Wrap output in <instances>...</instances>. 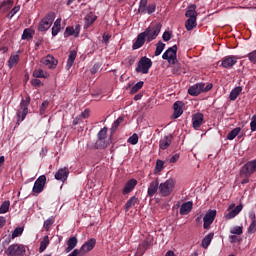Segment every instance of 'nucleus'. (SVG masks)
Returning <instances> with one entry per match:
<instances>
[{"label":"nucleus","instance_id":"obj_53","mask_svg":"<svg viewBox=\"0 0 256 256\" xmlns=\"http://www.w3.org/2000/svg\"><path fill=\"white\" fill-rule=\"evenodd\" d=\"M155 9V4H150L146 7V13H148V15H151V13H155Z\"/></svg>","mask_w":256,"mask_h":256},{"label":"nucleus","instance_id":"obj_52","mask_svg":"<svg viewBox=\"0 0 256 256\" xmlns=\"http://www.w3.org/2000/svg\"><path fill=\"white\" fill-rule=\"evenodd\" d=\"M49 107V101H44L40 107V114L44 115L46 109Z\"/></svg>","mask_w":256,"mask_h":256},{"label":"nucleus","instance_id":"obj_10","mask_svg":"<svg viewBox=\"0 0 256 256\" xmlns=\"http://www.w3.org/2000/svg\"><path fill=\"white\" fill-rule=\"evenodd\" d=\"M95 245H97V240L95 238H91L87 242H85L80 249H78L80 256L87 255L90 251L95 249Z\"/></svg>","mask_w":256,"mask_h":256},{"label":"nucleus","instance_id":"obj_1","mask_svg":"<svg viewBox=\"0 0 256 256\" xmlns=\"http://www.w3.org/2000/svg\"><path fill=\"white\" fill-rule=\"evenodd\" d=\"M175 185H177V180H175L174 178H170L164 183H161L159 185L160 195H162V197H169V195L173 193Z\"/></svg>","mask_w":256,"mask_h":256},{"label":"nucleus","instance_id":"obj_60","mask_svg":"<svg viewBox=\"0 0 256 256\" xmlns=\"http://www.w3.org/2000/svg\"><path fill=\"white\" fill-rule=\"evenodd\" d=\"M179 161V154H175L170 158V163H177Z\"/></svg>","mask_w":256,"mask_h":256},{"label":"nucleus","instance_id":"obj_51","mask_svg":"<svg viewBox=\"0 0 256 256\" xmlns=\"http://www.w3.org/2000/svg\"><path fill=\"white\" fill-rule=\"evenodd\" d=\"M21 9V6H15L11 11L10 13L8 14L10 19H12V17H15V15H17V13H19Z\"/></svg>","mask_w":256,"mask_h":256},{"label":"nucleus","instance_id":"obj_43","mask_svg":"<svg viewBox=\"0 0 256 256\" xmlns=\"http://www.w3.org/2000/svg\"><path fill=\"white\" fill-rule=\"evenodd\" d=\"M230 233L232 235H243V226H235L231 228Z\"/></svg>","mask_w":256,"mask_h":256},{"label":"nucleus","instance_id":"obj_32","mask_svg":"<svg viewBox=\"0 0 256 256\" xmlns=\"http://www.w3.org/2000/svg\"><path fill=\"white\" fill-rule=\"evenodd\" d=\"M75 59H77V52L71 51L67 60V65H66L67 69H70L71 67H73V63H75Z\"/></svg>","mask_w":256,"mask_h":256},{"label":"nucleus","instance_id":"obj_19","mask_svg":"<svg viewBox=\"0 0 256 256\" xmlns=\"http://www.w3.org/2000/svg\"><path fill=\"white\" fill-rule=\"evenodd\" d=\"M203 114L201 113H196L193 115L192 117V125L194 127V129H199V127H201V125H203Z\"/></svg>","mask_w":256,"mask_h":256},{"label":"nucleus","instance_id":"obj_15","mask_svg":"<svg viewBox=\"0 0 256 256\" xmlns=\"http://www.w3.org/2000/svg\"><path fill=\"white\" fill-rule=\"evenodd\" d=\"M237 56H226L221 63V66L224 67V69H231L234 65L237 64Z\"/></svg>","mask_w":256,"mask_h":256},{"label":"nucleus","instance_id":"obj_2","mask_svg":"<svg viewBox=\"0 0 256 256\" xmlns=\"http://www.w3.org/2000/svg\"><path fill=\"white\" fill-rule=\"evenodd\" d=\"M213 89V84L208 83L205 85V83H197L191 86L188 89L189 95H192L193 97H197V95H200V93H207V91H211Z\"/></svg>","mask_w":256,"mask_h":256},{"label":"nucleus","instance_id":"obj_4","mask_svg":"<svg viewBox=\"0 0 256 256\" xmlns=\"http://www.w3.org/2000/svg\"><path fill=\"white\" fill-rule=\"evenodd\" d=\"M161 33V24H156L155 26L148 27L142 34L148 42L157 39V36Z\"/></svg>","mask_w":256,"mask_h":256},{"label":"nucleus","instance_id":"obj_63","mask_svg":"<svg viewBox=\"0 0 256 256\" xmlns=\"http://www.w3.org/2000/svg\"><path fill=\"white\" fill-rule=\"evenodd\" d=\"M7 223V220L5 219V217L0 216V229L2 227H5V224Z\"/></svg>","mask_w":256,"mask_h":256},{"label":"nucleus","instance_id":"obj_25","mask_svg":"<svg viewBox=\"0 0 256 256\" xmlns=\"http://www.w3.org/2000/svg\"><path fill=\"white\" fill-rule=\"evenodd\" d=\"M79 33H81V26L76 25L75 28L74 27H67L66 31H65V35L67 37L74 35L75 37H79Z\"/></svg>","mask_w":256,"mask_h":256},{"label":"nucleus","instance_id":"obj_40","mask_svg":"<svg viewBox=\"0 0 256 256\" xmlns=\"http://www.w3.org/2000/svg\"><path fill=\"white\" fill-rule=\"evenodd\" d=\"M164 50H165V43L159 41L156 44L155 56L159 57V55H161V53H163Z\"/></svg>","mask_w":256,"mask_h":256},{"label":"nucleus","instance_id":"obj_17","mask_svg":"<svg viewBox=\"0 0 256 256\" xmlns=\"http://www.w3.org/2000/svg\"><path fill=\"white\" fill-rule=\"evenodd\" d=\"M198 13H197V5L190 4L186 8L185 17L188 19H197Z\"/></svg>","mask_w":256,"mask_h":256},{"label":"nucleus","instance_id":"obj_33","mask_svg":"<svg viewBox=\"0 0 256 256\" xmlns=\"http://www.w3.org/2000/svg\"><path fill=\"white\" fill-rule=\"evenodd\" d=\"M163 169H165V162L157 160L154 168V175H159Z\"/></svg>","mask_w":256,"mask_h":256},{"label":"nucleus","instance_id":"obj_24","mask_svg":"<svg viewBox=\"0 0 256 256\" xmlns=\"http://www.w3.org/2000/svg\"><path fill=\"white\" fill-rule=\"evenodd\" d=\"M171 141H173V136L171 135L164 136L159 142L160 149L162 150L168 149L169 145H171Z\"/></svg>","mask_w":256,"mask_h":256},{"label":"nucleus","instance_id":"obj_22","mask_svg":"<svg viewBox=\"0 0 256 256\" xmlns=\"http://www.w3.org/2000/svg\"><path fill=\"white\" fill-rule=\"evenodd\" d=\"M193 210V202L188 201L181 205L180 215H189L190 211Z\"/></svg>","mask_w":256,"mask_h":256},{"label":"nucleus","instance_id":"obj_11","mask_svg":"<svg viewBox=\"0 0 256 256\" xmlns=\"http://www.w3.org/2000/svg\"><path fill=\"white\" fill-rule=\"evenodd\" d=\"M47 183V177L45 175H41L37 178L32 188L33 193H42L43 189H45V184Z\"/></svg>","mask_w":256,"mask_h":256},{"label":"nucleus","instance_id":"obj_9","mask_svg":"<svg viewBox=\"0 0 256 256\" xmlns=\"http://www.w3.org/2000/svg\"><path fill=\"white\" fill-rule=\"evenodd\" d=\"M227 211L228 213H226L224 216L225 219H227L228 221L231 219H235V217H237V215H239L241 211H243V204H239L238 206H235V204H230Z\"/></svg>","mask_w":256,"mask_h":256},{"label":"nucleus","instance_id":"obj_64","mask_svg":"<svg viewBox=\"0 0 256 256\" xmlns=\"http://www.w3.org/2000/svg\"><path fill=\"white\" fill-rule=\"evenodd\" d=\"M229 240H230V243H235L237 241V236L235 235H230L229 236Z\"/></svg>","mask_w":256,"mask_h":256},{"label":"nucleus","instance_id":"obj_45","mask_svg":"<svg viewBox=\"0 0 256 256\" xmlns=\"http://www.w3.org/2000/svg\"><path fill=\"white\" fill-rule=\"evenodd\" d=\"M23 227H17L15 230L12 232V239H16V237H21L23 235Z\"/></svg>","mask_w":256,"mask_h":256},{"label":"nucleus","instance_id":"obj_18","mask_svg":"<svg viewBox=\"0 0 256 256\" xmlns=\"http://www.w3.org/2000/svg\"><path fill=\"white\" fill-rule=\"evenodd\" d=\"M137 187V180L136 179H130L124 186V189L122 191L123 195H128V193H131Z\"/></svg>","mask_w":256,"mask_h":256},{"label":"nucleus","instance_id":"obj_29","mask_svg":"<svg viewBox=\"0 0 256 256\" xmlns=\"http://www.w3.org/2000/svg\"><path fill=\"white\" fill-rule=\"evenodd\" d=\"M59 31H61V18H57L54 22V25L52 27V36L56 37V35L59 34Z\"/></svg>","mask_w":256,"mask_h":256},{"label":"nucleus","instance_id":"obj_59","mask_svg":"<svg viewBox=\"0 0 256 256\" xmlns=\"http://www.w3.org/2000/svg\"><path fill=\"white\" fill-rule=\"evenodd\" d=\"M90 111L89 109H85L82 113H81V117H83V119H87L89 118V115H90Z\"/></svg>","mask_w":256,"mask_h":256},{"label":"nucleus","instance_id":"obj_62","mask_svg":"<svg viewBox=\"0 0 256 256\" xmlns=\"http://www.w3.org/2000/svg\"><path fill=\"white\" fill-rule=\"evenodd\" d=\"M249 219L253 222H256V216H255V212L251 211L249 212V215H248Z\"/></svg>","mask_w":256,"mask_h":256},{"label":"nucleus","instance_id":"obj_41","mask_svg":"<svg viewBox=\"0 0 256 256\" xmlns=\"http://www.w3.org/2000/svg\"><path fill=\"white\" fill-rule=\"evenodd\" d=\"M138 11L141 13V15L147 14V0L140 1Z\"/></svg>","mask_w":256,"mask_h":256},{"label":"nucleus","instance_id":"obj_56","mask_svg":"<svg viewBox=\"0 0 256 256\" xmlns=\"http://www.w3.org/2000/svg\"><path fill=\"white\" fill-rule=\"evenodd\" d=\"M248 58H249V61H251V63H254L256 64V50L251 52L249 55H248Z\"/></svg>","mask_w":256,"mask_h":256},{"label":"nucleus","instance_id":"obj_20","mask_svg":"<svg viewBox=\"0 0 256 256\" xmlns=\"http://www.w3.org/2000/svg\"><path fill=\"white\" fill-rule=\"evenodd\" d=\"M174 108V119H179L183 115V102L177 101L173 105Z\"/></svg>","mask_w":256,"mask_h":256},{"label":"nucleus","instance_id":"obj_55","mask_svg":"<svg viewBox=\"0 0 256 256\" xmlns=\"http://www.w3.org/2000/svg\"><path fill=\"white\" fill-rule=\"evenodd\" d=\"M31 83L33 85V87H42L43 83L41 82V80L35 78L31 80Z\"/></svg>","mask_w":256,"mask_h":256},{"label":"nucleus","instance_id":"obj_58","mask_svg":"<svg viewBox=\"0 0 256 256\" xmlns=\"http://www.w3.org/2000/svg\"><path fill=\"white\" fill-rule=\"evenodd\" d=\"M163 41H169L171 39V33H169V31H166L163 33Z\"/></svg>","mask_w":256,"mask_h":256},{"label":"nucleus","instance_id":"obj_57","mask_svg":"<svg viewBox=\"0 0 256 256\" xmlns=\"http://www.w3.org/2000/svg\"><path fill=\"white\" fill-rule=\"evenodd\" d=\"M250 129L251 131H255L256 130V115H254L252 117L251 123H250Z\"/></svg>","mask_w":256,"mask_h":256},{"label":"nucleus","instance_id":"obj_26","mask_svg":"<svg viewBox=\"0 0 256 256\" xmlns=\"http://www.w3.org/2000/svg\"><path fill=\"white\" fill-rule=\"evenodd\" d=\"M145 34L143 33H140L138 36H137V39L135 41V43L133 44L132 46V49H141V46L142 45H145Z\"/></svg>","mask_w":256,"mask_h":256},{"label":"nucleus","instance_id":"obj_16","mask_svg":"<svg viewBox=\"0 0 256 256\" xmlns=\"http://www.w3.org/2000/svg\"><path fill=\"white\" fill-rule=\"evenodd\" d=\"M69 177V168H60L56 174L55 179L57 181H62V183H65V180Z\"/></svg>","mask_w":256,"mask_h":256},{"label":"nucleus","instance_id":"obj_21","mask_svg":"<svg viewBox=\"0 0 256 256\" xmlns=\"http://www.w3.org/2000/svg\"><path fill=\"white\" fill-rule=\"evenodd\" d=\"M157 191H159V180H154L148 187V197H154Z\"/></svg>","mask_w":256,"mask_h":256},{"label":"nucleus","instance_id":"obj_8","mask_svg":"<svg viewBox=\"0 0 256 256\" xmlns=\"http://www.w3.org/2000/svg\"><path fill=\"white\" fill-rule=\"evenodd\" d=\"M25 251V246L23 244H11L6 250V255L23 256L25 255Z\"/></svg>","mask_w":256,"mask_h":256},{"label":"nucleus","instance_id":"obj_47","mask_svg":"<svg viewBox=\"0 0 256 256\" xmlns=\"http://www.w3.org/2000/svg\"><path fill=\"white\" fill-rule=\"evenodd\" d=\"M143 88V81L137 82L132 88H131V93L135 94L139 89Z\"/></svg>","mask_w":256,"mask_h":256},{"label":"nucleus","instance_id":"obj_38","mask_svg":"<svg viewBox=\"0 0 256 256\" xmlns=\"http://www.w3.org/2000/svg\"><path fill=\"white\" fill-rule=\"evenodd\" d=\"M12 7H13V0H5L0 5V9L2 11H9V9H11Z\"/></svg>","mask_w":256,"mask_h":256},{"label":"nucleus","instance_id":"obj_46","mask_svg":"<svg viewBox=\"0 0 256 256\" xmlns=\"http://www.w3.org/2000/svg\"><path fill=\"white\" fill-rule=\"evenodd\" d=\"M128 143H130V145H137V143H139V136L134 133L128 138Z\"/></svg>","mask_w":256,"mask_h":256},{"label":"nucleus","instance_id":"obj_37","mask_svg":"<svg viewBox=\"0 0 256 256\" xmlns=\"http://www.w3.org/2000/svg\"><path fill=\"white\" fill-rule=\"evenodd\" d=\"M239 133H241V128L237 127L234 128L232 131H230L227 135V139L229 141H233V139H235V137H237V135H239Z\"/></svg>","mask_w":256,"mask_h":256},{"label":"nucleus","instance_id":"obj_12","mask_svg":"<svg viewBox=\"0 0 256 256\" xmlns=\"http://www.w3.org/2000/svg\"><path fill=\"white\" fill-rule=\"evenodd\" d=\"M215 217H217V210H209L204 218V224L203 227L204 229H209V227H211V225H213V221H215Z\"/></svg>","mask_w":256,"mask_h":256},{"label":"nucleus","instance_id":"obj_5","mask_svg":"<svg viewBox=\"0 0 256 256\" xmlns=\"http://www.w3.org/2000/svg\"><path fill=\"white\" fill-rule=\"evenodd\" d=\"M152 66H153V62L151 61V59L147 57H143L138 62V65L136 67V72L143 73V75H147V73H149V70L151 69Z\"/></svg>","mask_w":256,"mask_h":256},{"label":"nucleus","instance_id":"obj_44","mask_svg":"<svg viewBox=\"0 0 256 256\" xmlns=\"http://www.w3.org/2000/svg\"><path fill=\"white\" fill-rule=\"evenodd\" d=\"M11 206V202L5 201L2 203L0 207V214H5L7 211H9V207Z\"/></svg>","mask_w":256,"mask_h":256},{"label":"nucleus","instance_id":"obj_49","mask_svg":"<svg viewBox=\"0 0 256 256\" xmlns=\"http://www.w3.org/2000/svg\"><path fill=\"white\" fill-rule=\"evenodd\" d=\"M22 39H33V34L31 33L30 29H25L23 34H22Z\"/></svg>","mask_w":256,"mask_h":256},{"label":"nucleus","instance_id":"obj_13","mask_svg":"<svg viewBox=\"0 0 256 256\" xmlns=\"http://www.w3.org/2000/svg\"><path fill=\"white\" fill-rule=\"evenodd\" d=\"M153 241H154L153 235L146 234L144 241L138 247V253H141V255H143V253H145V251H147V249H149V247L153 245Z\"/></svg>","mask_w":256,"mask_h":256},{"label":"nucleus","instance_id":"obj_7","mask_svg":"<svg viewBox=\"0 0 256 256\" xmlns=\"http://www.w3.org/2000/svg\"><path fill=\"white\" fill-rule=\"evenodd\" d=\"M53 21H55V14L50 13L46 15L39 23L38 30L41 32L48 31V29H51V26L53 25Z\"/></svg>","mask_w":256,"mask_h":256},{"label":"nucleus","instance_id":"obj_34","mask_svg":"<svg viewBox=\"0 0 256 256\" xmlns=\"http://www.w3.org/2000/svg\"><path fill=\"white\" fill-rule=\"evenodd\" d=\"M95 21H97V16L93 13L88 14L85 17L86 27H90V25H93Z\"/></svg>","mask_w":256,"mask_h":256},{"label":"nucleus","instance_id":"obj_6","mask_svg":"<svg viewBox=\"0 0 256 256\" xmlns=\"http://www.w3.org/2000/svg\"><path fill=\"white\" fill-rule=\"evenodd\" d=\"M162 59L168 61L170 65L177 63V45L168 48L162 55Z\"/></svg>","mask_w":256,"mask_h":256},{"label":"nucleus","instance_id":"obj_3","mask_svg":"<svg viewBox=\"0 0 256 256\" xmlns=\"http://www.w3.org/2000/svg\"><path fill=\"white\" fill-rule=\"evenodd\" d=\"M31 103V98L26 97L20 103V108L17 111L18 123L21 121H25L27 117V113H29V105Z\"/></svg>","mask_w":256,"mask_h":256},{"label":"nucleus","instance_id":"obj_28","mask_svg":"<svg viewBox=\"0 0 256 256\" xmlns=\"http://www.w3.org/2000/svg\"><path fill=\"white\" fill-rule=\"evenodd\" d=\"M242 91H243V88H241V86H237L234 89H232V91L230 92V95H229L230 101H236L237 97H239V95H241Z\"/></svg>","mask_w":256,"mask_h":256},{"label":"nucleus","instance_id":"obj_14","mask_svg":"<svg viewBox=\"0 0 256 256\" xmlns=\"http://www.w3.org/2000/svg\"><path fill=\"white\" fill-rule=\"evenodd\" d=\"M57 59L55 57L48 55L41 59V64L45 65L48 69H55L57 67Z\"/></svg>","mask_w":256,"mask_h":256},{"label":"nucleus","instance_id":"obj_54","mask_svg":"<svg viewBox=\"0 0 256 256\" xmlns=\"http://www.w3.org/2000/svg\"><path fill=\"white\" fill-rule=\"evenodd\" d=\"M256 232V222H251L250 226L248 227V233L252 235V233Z\"/></svg>","mask_w":256,"mask_h":256},{"label":"nucleus","instance_id":"obj_61","mask_svg":"<svg viewBox=\"0 0 256 256\" xmlns=\"http://www.w3.org/2000/svg\"><path fill=\"white\" fill-rule=\"evenodd\" d=\"M100 67H101V65L95 64V65L92 67V69H91V73H92V74L97 73V72L99 71Z\"/></svg>","mask_w":256,"mask_h":256},{"label":"nucleus","instance_id":"obj_23","mask_svg":"<svg viewBox=\"0 0 256 256\" xmlns=\"http://www.w3.org/2000/svg\"><path fill=\"white\" fill-rule=\"evenodd\" d=\"M77 243H78L77 237L75 236L70 237L67 241V247L65 249V252L71 253V251H73L77 247Z\"/></svg>","mask_w":256,"mask_h":256},{"label":"nucleus","instance_id":"obj_50","mask_svg":"<svg viewBox=\"0 0 256 256\" xmlns=\"http://www.w3.org/2000/svg\"><path fill=\"white\" fill-rule=\"evenodd\" d=\"M123 121V117H119L114 123L112 124V131H117V128L121 125Z\"/></svg>","mask_w":256,"mask_h":256},{"label":"nucleus","instance_id":"obj_36","mask_svg":"<svg viewBox=\"0 0 256 256\" xmlns=\"http://www.w3.org/2000/svg\"><path fill=\"white\" fill-rule=\"evenodd\" d=\"M17 63H19V55H13L9 58L8 60V67L9 69H13V67H15V65H17Z\"/></svg>","mask_w":256,"mask_h":256},{"label":"nucleus","instance_id":"obj_42","mask_svg":"<svg viewBox=\"0 0 256 256\" xmlns=\"http://www.w3.org/2000/svg\"><path fill=\"white\" fill-rule=\"evenodd\" d=\"M107 131V127H104L98 132L99 141H105V139H107Z\"/></svg>","mask_w":256,"mask_h":256},{"label":"nucleus","instance_id":"obj_35","mask_svg":"<svg viewBox=\"0 0 256 256\" xmlns=\"http://www.w3.org/2000/svg\"><path fill=\"white\" fill-rule=\"evenodd\" d=\"M138 201H139V199H137V197H135V196L131 197L125 204V210L129 211V209H131V207H135V204L138 203Z\"/></svg>","mask_w":256,"mask_h":256},{"label":"nucleus","instance_id":"obj_48","mask_svg":"<svg viewBox=\"0 0 256 256\" xmlns=\"http://www.w3.org/2000/svg\"><path fill=\"white\" fill-rule=\"evenodd\" d=\"M53 223H55V220L53 218H49L44 222V229H46V231H49V229H51V225H53Z\"/></svg>","mask_w":256,"mask_h":256},{"label":"nucleus","instance_id":"obj_31","mask_svg":"<svg viewBox=\"0 0 256 256\" xmlns=\"http://www.w3.org/2000/svg\"><path fill=\"white\" fill-rule=\"evenodd\" d=\"M33 77H35L36 79H47V77H49V74L42 69H36L33 72Z\"/></svg>","mask_w":256,"mask_h":256},{"label":"nucleus","instance_id":"obj_30","mask_svg":"<svg viewBox=\"0 0 256 256\" xmlns=\"http://www.w3.org/2000/svg\"><path fill=\"white\" fill-rule=\"evenodd\" d=\"M214 236H215V234L209 233L208 235H206L204 237V239L202 240L203 249H207V247H209V245H211V241H213Z\"/></svg>","mask_w":256,"mask_h":256},{"label":"nucleus","instance_id":"obj_27","mask_svg":"<svg viewBox=\"0 0 256 256\" xmlns=\"http://www.w3.org/2000/svg\"><path fill=\"white\" fill-rule=\"evenodd\" d=\"M197 27V18H188L185 22L186 31H193Z\"/></svg>","mask_w":256,"mask_h":256},{"label":"nucleus","instance_id":"obj_39","mask_svg":"<svg viewBox=\"0 0 256 256\" xmlns=\"http://www.w3.org/2000/svg\"><path fill=\"white\" fill-rule=\"evenodd\" d=\"M47 247H49V236H45L43 240L40 242L39 252L43 253V251H45Z\"/></svg>","mask_w":256,"mask_h":256}]
</instances>
